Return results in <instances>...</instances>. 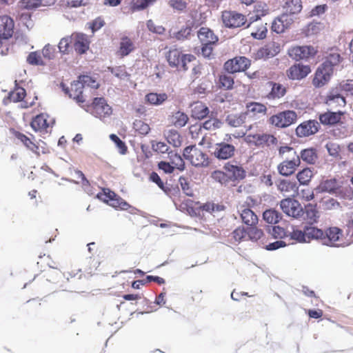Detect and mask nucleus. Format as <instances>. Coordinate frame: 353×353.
I'll use <instances>...</instances> for the list:
<instances>
[{
	"label": "nucleus",
	"mask_w": 353,
	"mask_h": 353,
	"mask_svg": "<svg viewBox=\"0 0 353 353\" xmlns=\"http://www.w3.org/2000/svg\"><path fill=\"white\" fill-rule=\"evenodd\" d=\"M311 72V68L307 65L295 63L286 71L287 77L291 80H301Z\"/></svg>",
	"instance_id": "ddd939ff"
},
{
	"label": "nucleus",
	"mask_w": 353,
	"mask_h": 353,
	"mask_svg": "<svg viewBox=\"0 0 353 353\" xmlns=\"http://www.w3.org/2000/svg\"><path fill=\"white\" fill-rule=\"evenodd\" d=\"M253 13L254 14L249 18L250 23L247 27H249L252 23L260 19L262 17H264L269 13L268 5L264 2H256L254 6Z\"/></svg>",
	"instance_id": "cd10ccee"
},
{
	"label": "nucleus",
	"mask_w": 353,
	"mask_h": 353,
	"mask_svg": "<svg viewBox=\"0 0 353 353\" xmlns=\"http://www.w3.org/2000/svg\"><path fill=\"white\" fill-rule=\"evenodd\" d=\"M54 3V0H21L22 8L28 10L37 8L40 6H47Z\"/></svg>",
	"instance_id": "58836bf2"
},
{
	"label": "nucleus",
	"mask_w": 353,
	"mask_h": 353,
	"mask_svg": "<svg viewBox=\"0 0 353 353\" xmlns=\"http://www.w3.org/2000/svg\"><path fill=\"white\" fill-rule=\"evenodd\" d=\"M27 62L33 65H43L45 63L43 62L42 59V57L40 54V52L35 51V52H31L28 57H27Z\"/></svg>",
	"instance_id": "6e6d98bb"
},
{
	"label": "nucleus",
	"mask_w": 353,
	"mask_h": 353,
	"mask_svg": "<svg viewBox=\"0 0 353 353\" xmlns=\"http://www.w3.org/2000/svg\"><path fill=\"white\" fill-rule=\"evenodd\" d=\"M168 156L171 163L178 170L183 171L185 169V163L181 156L176 152H170Z\"/></svg>",
	"instance_id": "3c124183"
},
{
	"label": "nucleus",
	"mask_w": 353,
	"mask_h": 353,
	"mask_svg": "<svg viewBox=\"0 0 353 353\" xmlns=\"http://www.w3.org/2000/svg\"><path fill=\"white\" fill-rule=\"evenodd\" d=\"M263 219L270 224H276L281 219V213L274 209L265 210L263 214Z\"/></svg>",
	"instance_id": "a18cd8bd"
},
{
	"label": "nucleus",
	"mask_w": 353,
	"mask_h": 353,
	"mask_svg": "<svg viewBox=\"0 0 353 353\" xmlns=\"http://www.w3.org/2000/svg\"><path fill=\"white\" fill-rule=\"evenodd\" d=\"M168 99L165 93L157 94L150 92L145 96V100L151 105H159L162 104Z\"/></svg>",
	"instance_id": "49530a36"
},
{
	"label": "nucleus",
	"mask_w": 353,
	"mask_h": 353,
	"mask_svg": "<svg viewBox=\"0 0 353 353\" xmlns=\"http://www.w3.org/2000/svg\"><path fill=\"white\" fill-rule=\"evenodd\" d=\"M282 211L288 216L294 219H300L303 216V207L301 203L293 199H283L280 202Z\"/></svg>",
	"instance_id": "39448f33"
},
{
	"label": "nucleus",
	"mask_w": 353,
	"mask_h": 353,
	"mask_svg": "<svg viewBox=\"0 0 353 353\" xmlns=\"http://www.w3.org/2000/svg\"><path fill=\"white\" fill-rule=\"evenodd\" d=\"M151 145L152 150L159 153L164 154L167 152L169 150V147L168 146V145L165 143L161 141H153L151 143Z\"/></svg>",
	"instance_id": "338daca9"
},
{
	"label": "nucleus",
	"mask_w": 353,
	"mask_h": 353,
	"mask_svg": "<svg viewBox=\"0 0 353 353\" xmlns=\"http://www.w3.org/2000/svg\"><path fill=\"white\" fill-rule=\"evenodd\" d=\"M280 52V46L275 42H271L259 48L255 54L256 59H266L276 56Z\"/></svg>",
	"instance_id": "4be33fe9"
},
{
	"label": "nucleus",
	"mask_w": 353,
	"mask_h": 353,
	"mask_svg": "<svg viewBox=\"0 0 353 353\" xmlns=\"http://www.w3.org/2000/svg\"><path fill=\"white\" fill-rule=\"evenodd\" d=\"M303 216L301 218L306 221V224H315L319 222L320 214L316 204L308 203L305 205L303 208Z\"/></svg>",
	"instance_id": "5701e85b"
},
{
	"label": "nucleus",
	"mask_w": 353,
	"mask_h": 353,
	"mask_svg": "<svg viewBox=\"0 0 353 353\" xmlns=\"http://www.w3.org/2000/svg\"><path fill=\"white\" fill-rule=\"evenodd\" d=\"M289 25L290 21L288 20V17L282 14L274 20L271 28L272 31L276 33H281L284 32Z\"/></svg>",
	"instance_id": "4c0bfd02"
},
{
	"label": "nucleus",
	"mask_w": 353,
	"mask_h": 353,
	"mask_svg": "<svg viewBox=\"0 0 353 353\" xmlns=\"http://www.w3.org/2000/svg\"><path fill=\"white\" fill-rule=\"evenodd\" d=\"M183 155L184 158L195 167H206L209 165V159L206 153L195 145L186 147Z\"/></svg>",
	"instance_id": "f03ea898"
},
{
	"label": "nucleus",
	"mask_w": 353,
	"mask_h": 353,
	"mask_svg": "<svg viewBox=\"0 0 353 353\" xmlns=\"http://www.w3.org/2000/svg\"><path fill=\"white\" fill-rule=\"evenodd\" d=\"M343 115L344 112L341 110L336 112L327 110V112L320 114L319 119L323 125L331 126L341 123Z\"/></svg>",
	"instance_id": "dca6fc26"
},
{
	"label": "nucleus",
	"mask_w": 353,
	"mask_h": 353,
	"mask_svg": "<svg viewBox=\"0 0 353 353\" xmlns=\"http://www.w3.org/2000/svg\"><path fill=\"white\" fill-rule=\"evenodd\" d=\"M79 81L83 84V88L85 86L92 87V88H98V83L92 77L88 75H81L79 77Z\"/></svg>",
	"instance_id": "680f3d73"
},
{
	"label": "nucleus",
	"mask_w": 353,
	"mask_h": 353,
	"mask_svg": "<svg viewBox=\"0 0 353 353\" xmlns=\"http://www.w3.org/2000/svg\"><path fill=\"white\" fill-rule=\"evenodd\" d=\"M318 52L316 48L312 46H296L288 50V55L296 61L308 59L314 57Z\"/></svg>",
	"instance_id": "423d86ee"
},
{
	"label": "nucleus",
	"mask_w": 353,
	"mask_h": 353,
	"mask_svg": "<svg viewBox=\"0 0 353 353\" xmlns=\"http://www.w3.org/2000/svg\"><path fill=\"white\" fill-rule=\"evenodd\" d=\"M14 20L8 15L0 17V36L3 39H8L14 33Z\"/></svg>",
	"instance_id": "412c9836"
},
{
	"label": "nucleus",
	"mask_w": 353,
	"mask_h": 353,
	"mask_svg": "<svg viewBox=\"0 0 353 353\" xmlns=\"http://www.w3.org/2000/svg\"><path fill=\"white\" fill-rule=\"evenodd\" d=\"M181 52L178 49H171L168 51L166 59L171 67H177L181 63Z\"/></svg>",
	"instance_id": "c03bdc74"
},
{
	"label": "nucleus",
	"mask_w": 353,
	"mask_h": 353,
	"mask_svg": "<svg viewBox=\"0 0 353 353\" xmlns=\"http://www.w3.org/2000/svg\"><path fill=\"white\" fill-rule=\"evenodd\" d=\"M58 48L61 54H68L74 48L72 34L63 37L58 44Z\"/></svg>",
	"instance_id": "79ce46f5"
},
{
	"label": "nucleus",
	"mask_w": 353,
	"mask_h": 353,
	"mask_svg": "<svg viewBox=\"0 0 353 353\" xmlns=\"http://www.w3.org/2000/svg\"><path fill=\"white\" fill-rule=\"evenodd\" d=\"M223 169L230 176V181L242 180L245 177V170L241 165L228 162L223 166Z\"/></svg>",
	"instance_id": "aec40b11"
},
{
	"label": "nucleus",
	"mask_w": 353,
	"mask_h": 353,
	"mask_svg": "<svg viewBox=\"0 0 353 353\" xmlns=\"http://www.w3.org/2000/svg\"><path fill=\"white\" fill-rule=\"evenodd\" d=\"M343 234V231L336 227L329 228L325 232L323 231L322 243L328 246H335Z\"/></svg>",
	"instance_id": "6ab92c4d"
},
{
	"label": "nucleus",
	"mask_w": 353,
	"mask_h": 353,
	"mask_svg": "<svg viewBox=\"0 0 353 353\" xmlns=\"http://www.w3.org/2000/svg\"><path fill=\"white\" fill-rule=\"evenodd\" d=\"M248 141L257 147L275 145L278 143L276 137L267 133L249 134Z\"/></svg>",
	"instance_id": "9d476101"
},
{
	"label": "nucleus",
	"mask_w": 353,
	"mask_h": 353,
	"mask_svg": "<svg viewBox=\"0 0 353 353\" xmlns=\"http://www.w3.org/2000/svg\"><path fill=\"white\" fill-rule=\"evenodd\" d=\"M111 72L115 77L121 79H124L129 77V74L126 71L125 65H120L116 68H113L111 69Z\"/></svg>",
	"instance_id": "774afa93"
},
{
	"label": "nucleus",
	"mask_w": 353,
	"mask_h": 353,
	"mask_svg": "<svg viewBox=\"0 0 353 353\" xmlns=\"http://www.w3.org/2000/svg\"><path fill=\"white\" fill-rule=\"evenodd\" d=\"M292 230L288 231V237L290 240L294 241L297 243H306L305 228L300 229L298 225H292Z\"/></svg>",
	"instance_id": "ea45409f"
},
{
	"label": "nucleus",
	"mask_w": 353,
	"mask_h": 353,
	"mask_svg": "<svg viewBox=\"0 0 353 353\" xmlns=\"http://www.w3.org/2000/svg\"><path fill=\"white\" fill-rule=\"evenodd\" d=\"M72 38L73 48L78 54H83L89 50L90 41L85 34L74 32Z\"/></svg>",
	"instance_id": "4468645a"
},
{
	"label": "nucleus",
	"mask_w": 353,
	"mask_h": 353,
	"mask_svg": "<svg viewBox=\"0 0 353 353\" xmlns=\"http://www.w3.org/2000/svg\"><path fill=\"white\" fill-rule=\"evenodd\" d=\"M26 96V90L22 87H16L8 93V97L4 99V103H17L23 100Z\"/></svg>",
	"instance_id": "72a5a7b5"
},
{
	"label": "nucleus",
	"mask_w": 353,
	"mask_h": 353,
	"mask_svg": "<svg viewBox=\"0 0 353 353\" xmlns=\"http://www.w3.org/2000/svg\"><path fill=\"white\" fill-rule=\"evenodd\" d=\"M333 71L321 65L316 71L312 79V84L316 88H321L328 83Z\"/></svg>",
	"instance_id": "f3484780"
},
{
	"label": "nucleus",
	"mask_w": 353,
	"mask_h": 353,
	"mask_svg": "<svg viewBox=\"0 0 353 353\" xmlns=\"http://www.w3.org/2000/svg\"><path fill=\"white\" fill-rule=\"evenodd\" d=\"M319 128L320 124L317 121L307 120L300 123L296 127L295 132L298 137H307L317 133Z\"/></svg>",
	"instance_id": "9b49d317"
},
{
	"label": "nucleus",
	"mask_w": 353,
	"mask_h": 353,
	"mask_svg": "<svg viewBox=\"0 0 353 353\" xmlns=\"http://www.w3.org/2000/svg\"><path fill=\"white\" fill-rule=\"evenodd\" d=\"M87 111L100 119L109 117L112 113V108L103 97L94 98L92 104L88 106Z\"/></svg>",
	"instance_id": "7ed1b4c3"
},
{
	"label": "nucleus",
	"mask_w": 353,
	"mask_h": 353,
	"mask_svg": "<svg viewBox=\"0 0 353 353\" xmlns=\"http://www.w3.org/2000/svg\"><path fill=\"white\" fill-rule=\"evenodd\" d=\"M342 59L337 48H330L325 52L324 61L321 65L333 71L334 68L338 65L342 61Z\"/></svg>",
	"instance_id": "a211bd4d"
},
{
	"label": "nucleus",
	"mask_w": 353,
	"mask_h": 353,
	"mask_svg": "<svg viewBox=\"0 0 353 353\" xmlns=\"http://www.w3.org/2000/svg\"><path fill=\"white\" fill-rule=\"evenodd\" d=\"M247 233L248 238L252 241H257L260 239L263 235V232L262 230L253 226H251L247 230Z\"/></svg>",
	"instance_id": "052dcab7"
},
{
	"label": "nucleus",
	"mask_w": 353,
	"mask_h": 353,
	"mask_svg": "<svg viewBox=\"0 0 353 353\" xmlns=\"http://www.w3.org/2000/svg\"><path fill=\"white\" fill-rule=\"evenodd\" d=\"M241 218L242 221L250 226H255L258 223V216L248 208L241 210Z\"/></svg>",
	"instance_id": "f704fd0d"
},
{
	"label": "nucleus",
	"mask_w": 353,
	"mask_h": 353,
	"mask_svg": "<svg viewBox=\"0 0 353 353\" xmlns=\"http://www.w3.org/2000/svg\"><path fill=\"white\" fill-rule=\"evenodd\" d=\"M312 176L313 173L311 169L306 168L297 173L296 178L301 184L307 185L311 181Z\"/></svg>",
	"instance_id": "8fccbe9b"
},
{
	"label": "nucleus",
	"mask_w": 353,
	"mask_h": 353,
	"mask_svg": "<svg viewBox=\"0 0 353 353\" xmlns=\"http://www.w3.org/2000/svg\"><path fill=\"white\" fill-rule=\"evenodd\" d=\"M168 142L174 147H180L182 144V137L180 134L174 130H170L166 135Z\"/></svg>",
	"instance_id": "de8ad7c7"
},
{
	"label": "nucleus",
	"mask_w": 353,
	"mask_h": 353,
	"mask_svg": "<svg viewBox=\"0 0 353 353\" xmlns=\"http://www.w3.org/2000/svg\"><path fill=\"white\" fill-rule=\"evenodd\" d=\"M157 0H137L132 5L133 10H142L154 4Z\"/></svg>",
	"instance_id": "bf43d9fd"
},
{
	"label": "nucleus",
	"mask_w": 353,
	"mask_h": 353,
	"mask_svg": "<svg viewBox=\"0 0 353 353\" xmlns=\"http://www.w3.org/2000/svg\"><path fill=\"white\" fill-rule=\"evenodd\" d=\"M134 50V45L132 41L128 37H122L119 43L117 54L120 57L128 55Z\"/></svg>",
	"instance_id": "473e14b6"
},
{
	"label": "nucleus",
	"mask_w": 353,
	"mask_h": 353,
	"mask_svg": "<svg viewBox=\"0 0 353 353\" xmlns=\"http://www.w3.org/2000/svg\"><path fill=\"white\" fill-rule=\"evenodd\" d=\"M268 84L271 86V90L267 94V98L270 100L279 99L287 92L286 88L281 83L270 81Z\"/></svg>",
	"instance_id": "7c9ffc66"
},
{
	"label": "nucleus",
	"mask_w": 353,
	"mask_h": 353,
	"mask_svg": "<svg viewBox=\"0 0 353 353\" xmlns=\"http://www.w3.org/2000/svg\"><path fill=\"white\" fill-rule=\"evenodd\" d=\"M110 205L114 208H118L122 210H127L130 208V204L125 201L119 196H116L110 202Z\"/></svg>",
	"instance_id": "13d9d810"
},
{
	"label": "nucleus",
	"mask_w": 353,
	"mask_h": 353,
	"mask_svg": "<svg viewBox=\"0 0 353 353\" xmlns=\"http://www.w3.org/2000/svg\"><path fill=\"white\" fill-rule=\"evenodd\" d=\"M134 130L141 135H146L150 130V125L140 119H136L133 123Z\"/></svg>",
	"instance_id": "603ef678"
},
{
	"label": "nucleus",
	"mask_w": 353,
	"mask_h": 353,
	"mask_svg": "<svg viewBox=\"0 0 353 353\" xmlns=\"http://www.w3.org/2000/svg\"><path fill=\"white\" fill-rule=\"evenodd\" d=\"M234 78L228 74H221L219 77V88L223 90H232L234 87Z\"/></svg>",
	"instance_id": "09e8293b"
},
{
	"label": "nucleus",
	"mask_w": 353,
	"mask_h": 353,
	"mask_svg": "<svg viewBox=\"0 0 353 353\" xmlns=\"http://www.w3.org/2000/svg\"><path fill=\"white\" fill-rule=\"evenodd\" d=\"M300 161L302 160L307 164L314 165L319 159L316 148L311 147L302 150L300 154H298Z\"/></svg>",
	"instance_id": "bb28decb"
},
{
	"label": "nucleus",
	"mask_w": 353,
	"mask_h": 353,
	"mask_svg": "<svg viewBox=\"0 0 353 353\" xmlns=\"http://www.w3.org/2000/svg\"><path fill=\"white\" fill-rule=\"evenodd\" d=\"M251 65V60L244 56H236L225 62L224 70L230 74L245 72Z\"/></svg>",
	"instance_id": "20e7f679"
},
{
	"label": "nucleus",
	"mask_w": 353,
	"mask_h": 353,
	"mask_svg": "<svg viewBox=\"0 0 353 353\" xmlns=\"http://www.w3.org/2000/svg\"><path fill=\"white\" fill-rule=\"evenodd\" d=\"M235 147L233 145L221 142L215 145L213 154L218 159L226 160L233 157Z\"/></svg>",
	"instance_id": "2eb2a0df"
},
{
	"label": "nucleus",
	"mask_w": 353,
	"mask_h": 353,
	"mask_svg": "<svg viewBox=\"0 0 353 353\" xmlns=\"http://www.w3.org/2000/svg\"><path fill=\"white\" fill-rule=\"evenodd\" d=\"M198 37L202 43L216 44L218 37L212 30L206 27H202L198 31Z\"/></svg>",
	"instance_id": "c756f323"
},
{
	"label": "nucleus",
	"mask_w": 353,
	"mask_h": 353,
	"mask_svg": "<svg viewBox=\"0 0 353 353\" xmlns=\"http://www.w3.org/2000/svg\"><path fill=\"white\" fill-rule=\"evenodd\" d=\"M209 114L208 108L203 103L197 101L192 105V116L197 119H203Z\"/></svg>",
	"instance_id": "e433bc0d"
},
{
	"label": "nucleus",
	"mask_w": 353,
	"mask_h": 353,
	"mask_svg": "<svg viewBox=\"0 0 353 353\" xmlns=\"http://www.w3.org/2000/svg\"><path fill=\"white\" fill-rule=\"evenodd\" d=\"M314 225L308 223L304 225L306 243L314 239L322 242L323 231Z\"/></svg>",
	"instance_id": "c85d7f7f"
},
{
	"label": "nucleus",
	"mask_w": 353,
	"mask_h": 353,
	"mask_svg": "<svg viewBox=\"0 0 353 353\" xmlns=\"http://www.w3.org/2000/svg\"><path fill=\"white\" fill-rule=\"evenodd\" d=\"M188 121V117L183 112H176L172 115V122L176 127L184 126Z\"/></svg>",
	"instance_id": "864d4df0"
},
{
	"label": "nucleus",
	"mask_w": 353,
	"mask_h": 353,
	"mask_svg": "<svg viewBox=\"0 0 353 353\" xmlns=\"http://www.w3.org/2000/svg\"><path fill=\"white\" fill-rule=\"evenodd\" d=\"M211 177L222 185H227L230 181V176H228L227 172L221 170L214 171L211 174Z\"/></svg>",
	"instance_id": "5fc2aeb1"
},
{
	"label": "nucleus",
	"mask_w": 353,
	"mask_h": 353,
	"mask_svg": "<svg viewBox=\"0 0 353 353\" xmlns=\"http://www.w3.org/2000/svg\"><path fill=\"white\" fill-rule=\"evenodd\" d=\"M110 138L113 142L115 143V144L117 145V147L119 150V152L121 154H125L128 150V148L125 145V143L123 141H122L120 139V138L114 134H110Z\"/></svg>",
	"instance_id": "e2e57ef3"
},
{
	"label": "nucleus",
	"mask_w": 353,
	"mask_h": 353,
	"mask_svg": "<svg viewBox=\"0 0 353 353\" xmlns=\"http://www.w3.org/2000/svg\"><path fill=\"white\" fill-rule=\"evenodd\" d=\"M268 108L263 103L259 102H250L246 104V110L244 112L248 121L259 119L267 114Z\"/></svg>",
	"instance_id": "1a4fd4ad"
},
{
	"label": "nucleus",
	"mask_w": 353,
	"mask_h": 353,
	"mask_svg": "<svg viewBox=\"0 0 353 353\" xmlns=\"http://www.w3.org/2000/svg\"><path fill=\"white\" fill-rule=\"evenodd\" d=\"M13 136L20 141L28 150L32 151L37 157H40L41 151L39 145L34 142L30 138L27 137L26 134L17 131L15 130H12Z\"/></svg>",
	"instance_id": "b1692460"
},
{
	"label": "nucleus",
	"mask_w": 353,
	"mask_h": 353,
	"mask_svg": "<svg viewBox=\"0 0 353 353\" xmlns=\"http://www.w3.org/2000/svg\"><path fill=\"white\" fill-rule=\"evenodd\" d=\"M47 116L44 114H40L37 115L32 119L30 125L32 128L37 132H48V128L50 127V124L47 121Z\"/></svg>",
	"instance_id": "2f4dec72"
},
{
	"label": "nucleus",
	"mask_w": 353,
	"mask_h": 353,
	"mask_svg": "<svg viewBox=\"0 0 353 353\" xmlns=\"http://www.w3.org/2000/svg\"><path fill=\"white\" fill-rule=\"evenodd\" d=\"M61 86L64 92L68 94L70 98L75 100L76 102L81 107L84 106L83 103L85 100L83 95V88L81 81H74L70 84V88L66 87L63 83H61Z\"/></svg>",
	"instance_id": "6e6552de"
},
{
	"label": "nucleus",
	"mask_w": 353,
	"mask_h": 353,
	"mask_svg": "<svg viewBox=\"0 0 353 353\" xmlns=\"http://www.w3.org/2000/svg\"><path fill=\"white\" fill-rule=\"evenodd\" d=\"M278 188L281 192H296L297 190L296 183L288 180H282L279 184Z\"/></svg>",
	"instance_id": "4d7b16f0"
},
{
	"label": "nucleus",
	"mask_w": 353,
	"mask_h": 353,
	"mask_svg": "<svg viewBox=\"0 0 353 353\" xmlns=\"http://www.w3.org/2000/svg\"><path fill=\"white\" fill-rule=\"evenodd\" d=\"M179 183L181 185V189L183 192L189 196H193V190L190 186V183L187 178L184 176H180L179 179Z\"/></svg>",
	"instance_id": "0e129e2a"
},
{
	"label": "nucleus",
	"mask_w": 353,
	"mask_h": 353,
	"mask_svg": "<svg viewBox=\"0 0 353 353\" xmlns=\"http://www.w3.org/2000/svg\"><path fill=\"white\" fill-rule=\"evenodd\" d=\"M325 104L330 107L334 108V104L336 103V106L344 107L346 102L343 97L339 94L329 93L325 98Z\"/></svg>",
	"instance_id": "37998d69"
},
{
	"label": "nucleus",
	"mask_w": 353,
	"mask_h": 353,
	"mask_svg": "<svg viewBox=\"0 0 353 353\" xmlns=\"http://www.w3.org/2000/svg\"><path fill=\"white\" fill-rule=\"evenodd\" d=\"M168 4L174 10L180 12L185 10L188 6L185 0H169Z\"/></svg>",
	"instance_id": "69168bd1"
},
{
	"label": "nucleus",
	"mask_w": 353,
	"mask_h": 353,
	"mask_svg": "<svg viewBox=\"0 0 353 353\" xmlns=\"http://www.w3.org/2000/svg\"><path fill=\"white\" fill-rule=\"evenodd\" d=\"M301 161L296 151H294V157L291 160H284L277 167L279 173L282 176H288L293 174L300 165Z\"/></svg>",
	"instance_id": "f8f14e48"
},
{
	"label": "nucleus",
	"mask_w": 353,
	"mask_h": 353,
	"mask_svg": "<svg viewBox=\"0 0 353 353\" xmlns=\"http://www.w3.org/2000/svg\"><path fill=\"white\" fill-rule=\"evenodd\" d=\"M221 17L224 25L231 28H239L245 24L247 21L245 15L232 10L223 11Z\"/></svg>",
	"instance_id": "0eeeda50"
},
{
	"label": "nucleus",
	"mask_w": 353,
	"mask_h": 353,
	"mask_svg": "<svg viewBox=\"0 0 353 353\" xmlns=\"http://www.w3.org/2000/svg\"><path fill=\"white\" fill-rule=\"evenodd\" d=\"M297 119L298 115L295 111L287 110L272 115L268 123L277 128H286L295 123Z\"/></svg>",
	"instance_id": "f257e3e1"
},
{
	"label": "nucleus",
	"mask_w": 353,
	"mask_h": 353,
	"mask_svg": "<svg viewBox=\"0 0 353 353\" xmlns=\"http://www.w3.org/2000/svg\"><path fill=\"white\" fill-rule=\"evenodd\" d=\"M222 122L216 118H210L203 123V128L208 130H214L221 128ZM202 130L201 125H193L190 128V132L193 137H195L194 134H199V132Z\"/></svg>",
	"instance_id": "393cba45"
},
{
	"label": "nucleus",
	"mask_w": 353,
	"mask_h": 353,
	"mask_svg": "<svg viewBox=\"0 0 353 353\" xmlns=\"http://www.w3.org/2000/svg\"><path fill=\"white\" fill-rule=\"evenodd\" d=\"M301 0H283L282 9L283 14L288 15L299 14L302 10Z\"/></svg>",
	"instance_id": "a878e982"
},
{
	"label": "nucleus",
	"mask_w": 353,
	"mask_h": 353,
	"mask_svg": "<svg viewBox=\"0 0 353 353\" xmlns=\"http://www.w3.org/2000/svg\"><path fill=\"white\" fill-rule=\"evenodd\" d=\"M339 188V183L336 178L323 179L319 186L321 192H336Z\"/></svg>",
	"instance_id": "c9c22d12"
},
{
	"label": "nucleus",
	"mask_w": 353,
	"mask_h": 353,
	"mask_svg": "<svg viewBox=\"0 0 353 353\" xmlns=\"http://www.w3.org/2000/svg\"><path fill=\"white\" fill-rule=\"evenodd\" d=\"M226 121L232 127H240L246 121H248L245 112H241L239 114H232L228 115Z\"/></svg>",
	"instance_id": "a19ab883"
}]
</instances>
